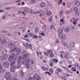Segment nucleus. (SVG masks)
Instances as JSON below:
<instances>
[{
    "label": "nucleus",
    "instance_id": "48",
    "mask_svg": "<svg viewBox=\"0 0 80 80\" xmlns=\"http://www.w3.org/2000/svg\"><path fill=\"white\" fill-rule=\"evenodd\" d=\"M24 20H28V18L27 17H25L23 18Z\"/></svg>",
    "mask_w": 80,
    "mask_h": 80
},
{
    "label": "nucleus",
    "instance_id": "31",
    "mask_svg": "<svg viewBox=\"0 0 80 80\" xmlns=\"http://www.w3.org/2000/svg\"><path fill=\"white\" fill-rule=\"evenodd\" d=\"M28 54H26L25 55H23V57H24L25 58H27L28 57Z\"/></svg>",
    "mask_w": 80,
    "mask_h": 80
},
{
    "label": "nucleus",
    "instance_id": "30",
    "mask_svg": "<svg viewBox=\"0 0 80 80\" xmlns=\"http://www.w3.org/2000/svg\"><path fill=\"white\" fill-rule=\"evenodd\" d=\"M47 53L49 54L50 53H52V50H48L47 51Z\"/></svg>",
    "mask_w": 80,
    "mask_h": 80
},
{
    "label": "nucleus",
    "instance_id": "40",
    "mask_svg": "<svg viewBox=\"0 0 80 80\" xmlns=\"http://www.w3.org/2000/svg\"><path fill=\"white\" fill-rule=\"evenodd\" d=\"M68 52H67L65 55L64 56V58H67V56H68Z\"/></svg>",
    "mask_w": 80,
    "mask_h": 80
},
{
    "label": "nucleus",
    "instance_id": "51",
    "mask_svg": "<svg viewBox=\"0 0 80 80\" xmlns=\"http://www.w3.org/2000/svg\"><path fill=\"white\" fill-rule=\"evenodd\" d=\"M36 0H32L31 2L32 3H34L35 2V1Z\"/></svg>",
    "mask_w": 80,
    "mask_h": 80
},
{
    "label": "nucleus",
    "instance_id": "6",
    "mask_svg": "<svg viewBox=\"0 0 80 80\" xmlns=\"http://www.w3.org/2000/svg\"><path fill=\"white\" fill-rule=\"evenodd\" d=\"M16 67V66L13 65L11 68L10 69V70L11 72H15V68Z\"/></svg>",
    "mask_w": 80,
    "mask_h": 80
},
{
    "label": "nucleus",
    "instance_id": "26",
    "mask_svg": "<svg viewBox=\"0 0 80 80\" xmlns=\"http://www.w3.org/2000/svg\"><path fill=\"white\" fill-rule=\"evenodd\" d=\"M62 44L64 46H66V45H67V43L66 42L64 41H63L62 42Z\"/></svg>",
    "mask_w": 80,
    "mask_h": 80
},
{
    "label": "nucleus",
    "instance_id": "28",
    "mask_svg": "<svg viewBox=\"0 0 80 80\" xmlns=\"http://www.w3.org/2000/svg\"><path fill=\"white\" fill-rule=\"evenodd\" d=\"M35 32H36V33H37L38 32V28H35Z\"/></svg>",
    "mask_w": 80,
    "mask_h": 80
},
{
    "label": "nucleus",
    "instance_id": "41",
    "mask_svg": "<svg viewBox=\"0 0 80 80\" xmlns=\"http://www.w3.org/2000/svg\"><path fill=\"white\" fill-rule=\"evenodd\" d=\"M26 52V51H24V50L22 52V54H23V55H24V54H25Z\"/></svg>",
    "mask_w": 80,
    "mask_h": 80
},
{
    "label": "nucleus",
    "instance_id": "33",
    "mask_svg": "<svg viewBox=\"0 0 80 80\" xmlns=\"http://www.w3.org/2000/svg\"><path fill=\"white\" fill-rule=\"evenodd\" d=\"M32 45L31 44H28V48L29 47V48L30 49H32Z\"/></svg>",
    "mask_w": 80,
    "mask_h": 80
},
{
    "label": "nucleus",
    "instance_id": "1",
    "mask_svg": "<svg viewBox=\"0 0 80 80\" xmlns=\"http://www.w3.org/2000/svg\"><path fill=\"white\" fill-rule=\"evenodd\" d=\"M58 32L59 33V37L61 39H62L63 40H65L66 39V36L65 34H64L63 32V30L62 29H60L58 30Z\"/></svg>",
    "mask_w": 80,
    "mask_h": 80
},
{
    "label": "nucleus",
    "instance_id": "60",
    "mask_svg": "<svg viewBox=\"0 0 80 80\" xmlns=\"http://www.w3.org/2000/svg\"><path fill=\"white\" fill-rule=\"evenodd\" d=\"M56 43H59V41L58 40V39H57L56 40Z\"/></svg>",
    "mask_w": 80,
    "mask_h": 80
},
{
    "label": "nucleus",
    "instance_id": "16",
    "mask_svg": "<svg viewBox=\"0 0 80 80\" xmlns=\"http://www.w3.org/2000/svg\"><path fill=\"white\" fill-rule=\"evenodd\" d=\"M17 49V48H15L13 49H12L11 50L10 52L11 53H13L14 52H15Z\"/></svg>",
    "mask_w": 80,
    "mask_h": 80
},
{
    "label": "nucleus",
    "instance_id": "21",
    "mask_svg": "<svg viewBox=\"0 0 80 80\" xmlns=\"http://www.w3.org/2000/svg\"><path fill=\"white\" fill-rule=\"evenodd\" d=\"M70 45L71 47H73L75 46V43L73 42H71L70 44Z\"/></svg>",
    "mask_w": 80,
    "mask_h": 80
},
{
    "label": "nucleus",
    "instance_id": "44",
    "mask_svg": "<svg viewBox=\"0 0 80 80\" xmlns=\"http://www.w3.org/2000/svg\"><path fill=\"white\" fill-rule=\"evenodd\" d=\"M43 29H44V30H45V29H46V26H45V25L44 24V25L43 26Z\"/></svg>",
    "mask_w": 80,
    "mask_h": 80
},
{
    "label": "nucleus",
    "instance_id": "18",
    "mask_svg": "<svg viewBox=\"0 0 80 80\" xmlns=\"http://www.w3.org/2000/svg\"><path fill=\"white\" fill-rule=\"evenodd\" d=\"M21 50H20V48H18L17 49V53H18V55H19V54H20V53Z\"/></svg>",
    "mask_w": 80,
    "mask_h": 80
},
{
    "label": "nucleus",
    "instance_id": "61",
    "mask_svg": "<svg viewBox=\"0 0 80 80\" xmlns=\"http://www.w3.org/2000/svg\"><path fill=\"white\" fill-rule=\"evenodd\" d=\"M2 72L3 73H4V72H5V69H3L2 70Z\"/></svg>",
    "mask_w": 80,
    "mask_h": 80
},
{
    "label": "nucleus",
    "instance_id": "22",
    "mask_svg": "<svg viewBox=\"0 0 80 80\" xmlns=\"http://www.w3.org/2000/svg\"><path fill=\"white\" fill-rule=\"evenodd\" d=\"M46 14L47 15H52V12L49 11H48L47 12Z\"/></svg>",
    "mask_w": 80,
    "mask_h": 80
},
{
    "label": "nucleus",
    "instance_id": "57",
    "mask_svg": "<svg viewBox=\"0 0 80 80\" xmlns=\"http://www.w3.org/2000/svg\"><path fill=\"white\" fill-rule=\"evenodd\" d=\"M28 80H32V77H30L28 79Z\"/></svg>",
    "mask_w": 80,
    "mask_h": 80
},
{
    "label": "nucleus",
    "instance_id": "4",
    "mask_svg": "<svg viewBox=\"0 0 80 80\" xmlns=\"http://www.w3.org/2000/svg\"><path fill=\"white\" fill-rule=\"evenodd\" d=\"M11 77V76H10V73L9 72H6L5 75V78H10Z\"/></svg>",
    "mask_w": 80,
    "mask_h": 80
},
{
    "label": "nucleus",
    "instance_id": "58",
    "mask_svg": "<svg viewBox=\"0 0 80 80\" xmlns=\"http://www.w3.org/2000/svg\"><path fill=\"white\" fill-rule=\"evenodd\" d=\"M41 35H42V36H44L45 35V34H44V33L42 32L41 33Z\"/></svg>",
    "mask_w": 80,
    "mask_h": 80
},
{
    "label": "nucleus",
    "instance_id": "42",
    "mask_svg": "<svg viewBox=\"0 0 80 80\" xmlns=\"http://www.w3.org/2000/svg\"><path fill=\"white\" fill-rule=\"evenodd\" d=\"M53 60L55 62H58V60L56 59H53Z\"/></svg>",
    "mask_w": 80,
    "mask_h": 80
},
{
    "label": "nucleus",
    "instance_id": "5",
    "mask_svg": "<svg viewBox=\"0 0 80 80\" xmlns=\"http://www.w3.org/2000/svg\"><path fill=\"white\" fill-rule=\"evenodd\" d=\"M3 65L6 68H8L9 67V62L8 61L4 62L3 63Z\"/></svg>",
    "mask_w": 80,
    "mask_h": 80
},
{
    "label": "nucleus",
    "instance_id": "47",
    "mask_svg": "<svg viewBox=\"0 0 80 80\" xmlns=\"http://www.w3.org/2000/svg\"><path fill=\"white\" fill-rule=\"evenodd\" d=\"M39 16L40 17H43V14L42 13H40L39 15Z\"/></svg>",
    "mask_w": 80,
    "mask_h": 80
},
{
    "label": "nucleus",
    "instance_id": "10",
    "mask_svg": "<svg viewBox=\"0 0 80 80\" xmlns=\"http://www.w3.org/2000/svg\"><path fill=\"white\" fill-rule=\"evenodd\" d=\"M24 72H23V70H21L20 73V77L21 78H23V77H24Z\"/></svg>",
    "mask_w": 80,
    "mask_h": 80
},
{
    "label": "nucleus",
    "instance_id": "32",
    "mask_svg": "<svg viewBox=\"0 0 80 80\" xmlns=\"http://www.w3.org/2000/svg\"><path fill=\"white\" fill-rule=\"evenodd\" d=\"M1 61H4L5 60V58L4 57H2L1 58Z\"/></svg>",
    "mask_w": 80,
    "mask_h": 80
},
{
    "label": "nucleus",
    "instance_id": "55",
    "mask_svg": "<svg viewBox=\"0 0 80 80\" xmlns=\"http://www.w3.org/2000/svg\"><path fill=\"white\" fill-rule=\"evenodd\" d=\"M41 11H37L35 12V13H40Z\"/></svg>",
    "mask_w": 80,
    "mask_h": 80
},
{
    "label": "nucleus",
    "instance_id": "13",
    "mask_svg": "<svg viewBox=\"0 0 80 80\" xmlns=\"http://www.w3.org/2000/svg\"><path fill=\"white\" fill-rule=\"evenodd\" d=\"M75 4L77 6H79L80 4V2L78 1H77L75 2Z\"/></svg>",
    "mask_w": 80,
    "mask_h": 80
},
{
    "label": "nucleus",
    "instance_id": "17",
    "mask_svg": "<svg viewBox=\"0 0 80 80\" xmlns=\"http://www.w3.org/2000/svg\"><path fill=\"white\" fill-rule=\"evenodd\" d=\"M7 42V40L5 39H3L2 43V44H5Z\"/></svg>",
    "mask_w": 80,
    "mask_h": 80
},
{
    "label": "nucleus",
    "instance_id": "20",
    "mask_svg": "<svg viewBox=\"0 0 80 80\" xmlns=\"http://www.w3.org/2000/svg\"><path fill=\"white\" fill-rule=\"evenodd\" d=\"M66 70L68 72V73H72V72L71 71H70L68 68H66Z\"/></svg>",
    "mask_w": 80,
    "mask_h": 80
},
{
    "label": "nucleus",
    "instance_id": "35",
    "mask_svg": "<svg viewBox=\"0 0 80 80\" xmlns=\"http://www.w3.org/2000/svg\"><path fill=\"white\" fill-rule=\"evenodd\" d=\"M57 70H58L59 72H62V70L60 69L57 68Z\"/></svg>",
    "mask_w": 80,
    "mask_h": 80
},
{
    "label": "nucleus",
    "instance_id": "54",
    "mask_svg": "<svg viewBox=\"0 0 80 80\" xmlns=\"http://www.w3.org/2000/svg\"><path fill=\"white\" fill-rule=\"evenodd\" d=\"M73 23L74 24V25H76L77 24V22L74 21L73 22Z\"/></svg>",
    "mask_w": 80,
    "mask_h": 80
},
{
    "label": "nucleus",
    "instance_id": "25",
    "mask_svg": "<svg viewBox=\"0 0 80 80\" xmlns=\"http://www.w3.org/2000/svg\"><path fill=\"white\" fill-rule=\"evenodd\" d=\"M52 17H51L49 19V21L50 22H52Z\"/></svg>",
    "mask_w": 80,
    "mask_h": 80
},
{
    "label": "nucleus",
    "instance_id": "12",
    "mask_svg": "<svg viewBox=\"0 0 80 80\" xmlns=\"http://www.w3.org/2000/svg\"><path fill=\"white\" fill-rule=\"evenodd\" d=\"M70 27H68L65 29L64 30V31L65 32H68L69 31H70Z\"/></svg>",
    "mask_w": 80,
    "mask_h": 80
},
{
    "label": "nucleus",
    "instance_id": "49",
    "mask_svg": "<svg viewBox=\"0 0 80 80\" xmlns=\"http://www.w3.org/2000/svg\"><path fill=\"white\" fill-rule=\"evenodd\" d=\"M2 19H3V20H5V18H6V17L5 16H4L2 17Z\"/></svg>",
    "mask_w": 80,
    "mask_h": 80
},
{
    "label": "nucleus",
    "instance_id": "9",
    "mask_svg": "<svg viewBox=\"0 0 80 80\" xmlns=\"http://www.w3.org/2000/svg\"><path fill=\"white\" fill-rule=\"evenodd\" d=\"M21 65L20 64V62H17V65L16 66V68L18 69L20 68L21 67Z\"/></svg>",
    "mask_w": 80,
    "mask_h": 80
},
{
    "label": "nucleus",
    "instance_id": "19",
    "mask_svg": "<svg viewBox=\"0 0 80 80\" xmlns=\"http://www.w3.org/2000/svg\"><path fill=\"white\" fill-rule=\"evenodd\" d=\"M13 58H12V57H10V56L8 58V60L10 62H11L13 61Z\"/></svg>",
    "mask_w": 80,
    "mask_h": 80
},
{
    "label": "nucleus",
    "instance_id": "3",
    "mask_svg": "<svg viewBox=\"0 0 80 80\" xmlns=\"http://www.w3.org/2000/svg\"><path fill=\"white\" fill-rule=\"evenodd\" d=\"M10 57L13 58H14V60H17L18 59V55H17V54L15 55V53L12 54L10 55Z\"/></svg>",
    "mask_w": 80,
    "mask_h": 80
},
{
    "label": "nucleus",
    "instance_id": "29",
    "mask_svg": "<svg viewBox=\"0 0 80 80\" xmlns=\"http://www.w3.org/2000/svg\"><path fill=\"white\" fill-rule=\"evenodd\" d=\"M73 10L74 12H77L78 10V8L77 7H75L73 8Z\"/></svg>",
    "mask_w": 80,
    "mask_h": 80
},
{
    "label": "nucleus",
    "instance_id": "11",
    "mask_svg": "<svg viewBox=\"0 0 80 80\" xmlns=\"http://www.w3.org/2000/svg\"><path fill=\"white\" fill-rule=\"evenodd\" d=\"M22 56H20L19 58L18 59V62L19 63H20L22 62Z\"/></svg>",
    "mask_w": 80,
    "mask_h": 80
},
{
    "label": "nucleus",
    "instance_id": "23",
    "mask_svg": "<svg viewBox=\"0 0 80 80\" xmlns=\"http://www.w3.org/2000/svg\"><path fill=\"white\" fill-rule=\"evenodd\" d=\"M41 6L42 7H45V6H46L45 4L44 3H41Z\"/></svg>",
    "mask_w": 80,
    "mask_h": 80
},
{
    "label": "nucleus",
    "instance_id": "2",
    "mask_svg": "<svg viewBox=\"0 0 80 80\" xmlns=\"http://www.w3.org/2000/svg\"><path fill=\"white\" fill-rule=\"evenodd\" d=\"M41 78L40 76H38V74H36L32 77V80H40Z\"/></svg>",
    "mask_w": 80,
    "mask_h": 80
},
{
    "label": "nucleus",
    "instance_id": "14",
    "mask_svg": "<svg viewBox=\"0 0 80 80\" xmlns=\"http://www.w3.org/2000/svg\"><path fill=\"white\" fill-rule=\"evenodd\" d=\"M23 46L25 47L26 49H28V43H27L26 44H24Z\"/></svg>",
    "mask_w": 80,
    "mask_h": 80
},
{
    "label": "nucleus",
    "instance_id": "64",
    "mask_svg": "<svg viewBox=\"0 0 80 80\" xmlns=\"http://www.w3.org/2000/svg\"><path fill=\"white\" fill-rule=\"evenodd\" d=\"M30 13H31V14H32L33 13V11L32 10H30Z\"/></svg>",
    "mask_w": 80,
    "mask_h": 80
},
{
    "label": "nucleus",
    "instance_id": "56",
    "mask_svg": "<svg viewBox=\"0 0 80 80\" xmlns=\"http://www.w3.org/2000/svg\"><path fill=\"white\" fill-rule=\"evenodd\" d=\"M37 37H38V36L37 35H34V38H37Z\"/></svg>",
    "mask_w": 80,
    "mask_h": 80
},
{
    "label": "nucleus",
    "instance_id": "43",
    "mask_svg": "<svg viewBox=\"0 0 80 80\" xmlns=\"http://www.w3.org/2000/svg\"><path fill=\"white\" fill-rule=\"evenodd\" d=\"M54 56V55L53 53H51L50 55V57H53Z\"/></svg>",
    "mask_w": 80,
    "mask_h": 80
},
{
    "label": "nucleus",
    "instance_id": "52",
    "mask_svg": "<svg viewBox=\"0 0 80 80\" xmlns=\"http://www.w3.org/2000/svg\"><path fill=\"white\" fill-rule=\"evenodd\" d=\"M25 40L27 41V42H30V40H29V39H28L27 38H25Z\"/></svg>",
    "mask_w": 80,
    "mask_h": 80
},
{
    "label": "nucleus",
    "instance_id": "34",
    "mask_svg": "<svg viewBox=\"0 0 80 80\" xmlns=\"http://www.w3.org/2000/svg\"><path fill=\"white\" fill-rule=\"evenodd\" d=\"M66 12V14H69V13H71V12H70V11H67Z\"/></svg>",
    "mask_w": 80,
    "mask_h": 80
},
{
    "label": "nucleus",
    "instance_id": "27",
    "mask_svg": "<svg viewBox=\"0 0 80 80\" xmlns=\"http://www.w3.org/2000/svg\"><path fill=\"white\" fill-rule=\"evenodd\" d=\"M71 70L72 71V72H75V71H76V69L74 68L73 67H72V69H71Z\"/></svg>",
    "mask_w": 80,
    "mask_h": 80
},
{
    "label": "nucleus",
    "instance_id": "38",
    "mask_svg": "<svg viewBox=\"0 0 80 80\" xmlns=\"http://www.w3.org/2000/svg\"><path fill=\"white\" fill-rule=\"evenodd\" d=\"M63 10H62L60 12V16H62V13H63Z\"/></svg>",
    "mask_w": 80,
    "mask_h": 80
},
{
    "label": "nucleus",
    "instance_id": "36",
    "mask_svg": "<svg viewBox=\"0 0 80 80\" xmlns=\"http://www.w3.org/2000/svg\"><path fill=\"white\" fill-rule=\"evenodd\" d=\"M49 72H50L51 73H53V70L52 69H49Z\"/></svg>",
    "mask_w": 80,
    "mask_h": 80
},
{
    "label": "nucleus",
    "instance_id": "63",
    "mask_svg": "<svg viewBox=\"0 0 80 80\" xmlns=\"http://www.w3.org/2000/svg\"><path fill=\"white\" fill-rule=\"evenodd\" d=\"M4 12V10H0V12Z\"/></svg>",
    "mask_w": 80,
    "mask_h": 80
},
{
    "label": "nucleus",
    "instance_id": "37",
    "mask_svg": "<svg viewBox=\"0 0 80 80\" xmlns=\"http://www.w3.org/2000/svg\"><path fill=\"white\" fill-rule=\"evenodd\" d=\"M28 35L30 36L31 37H33V33H30L28 34Z\"/></svg>",
    "mask_w": 80,
    "mask_h": 80
},
{
    "label": "nucleus",
    "instance_id": "8",
    "mask_svg": "<svg viewBox=\"0 0 80 80\" xmlns=\"http://www.w3.org/2000/svg\"><path fill=\"white\" fill-rule=\"evenodd\" d=\"M24 12L25 13H28V12H29V8H24Z\"/></svg>",
    "mask_w": 80,
    "mask_h": 80
},
{
    "label": "nucleus",
    "instance_id": "53",
    "mask_svg": "<svg viewBox=\"0 0 80 80\" xmlns=\"http://www.w3.org/2000/svg\"><path fill=\"white\" fill-rule=\"evenodd\" d=\"M24 38H28V36L27 35V34H26L24 36Z\"/></svg>",
    "mask_w": 80,
    "mask_h": 80
},
{
    "label": "nucleus",
    "instance_id": "15",
    "mask_svg": "<svg viewBox=\"0 0 80 80\" xmlns=\"http://www.w3.org/2000/svg\"><path fill=\"white\" fill-rule=\"evenodd\" d=\"M26 67L27 69H30L31 67L30 66V63L29 64H26Z\"/></svg>",
    "mask_w": 80,
    "mask_h": 80
},
{
    "label": "nucleus",
    "instance_id": "50",
    "mask_svg": "<svg viewBox=\"0 0 80 80\" xmlns=\"http://www.w3.org/2000/svg\"><path fill=\"white\" fill-rule=\"evenodd\" d=\"M42 68L43 70H45V67L42 66Z\"/></svg>",
    "mask_w": 80,
    "mask_h": 80
},
{
    "label": "nucleus",
    "instance_id": "45",
    "mask_svg": "<svg viewBox=\"0 0 80 80\" xmlns=\"http://www.w3.org/2000/svg\"><path fill=\"white\" fill-rule=\"evenodd\" d=\"M3 67H2V65L0 64V70H2V68Z\"/></svg>",
    "mask_w": 80,
    "mask_h": 80
},
{
    "label": "nucleus",
    "instance_id": "24",
    "mask_svg": "<svg viewBox=\"0 0 80 80\" xmlns=\"http://www.w3.org/2000/svg\"><path fill=\"white\" fill-rule=\"evenodd\" d=\"M16 63L15 61H12L10 63V66H12V65H14L15 64V63Z\"/></svg>",
    "mask_w": 80,
    "mask_h": 80
},
{
    "label": "nucleus",
    "instance_id": "7",
    "mask_svg": "<svg viewBox=\"0 0 80 80\" xmlns=\"http://www.w3.org/2000/svg\"><path fill=\"white\" fill-rule=\"evenodd\" d=\"M25 64H28L30 63V59L28 58H27L25 61Z\"/></svg>",
    "mask_w": 80,
    "mask_h": 80
},
{
    "label": "nucleus",
    "instance_id": "62",
    "mask_svg": "<svg viewBox=\"0 0 80 80\" xmlns=\"http://www.w3.org/2000/svg\"><path fill=\"white\" fill-rule=\"evenodd\" d=\"M60 21L61 22H63V19L62 18L60 20Z\"/></svg>",
    "mask_w": 80,
    "mask_h": 80
},
{
    "label": "nucleus",
    "instance_id": "59",
    "mask_svg": "<svg viewBox=\"0 0 80 80\" xmlns=\"http://www.w3.org/2000/svg\"><path fill=\"white\" fill-rule=\"evenodd\" d=\"M78 20V18L77 19H76L74 21V22H77V20Z\"/></svg>",
    "mask_w": 80,
    "mask_h": 80
},
{
    "label": "nucleus",
    "instance_id": "46",
    "mask_svg": "<svg viewBox=\"0 0 80 80\" xmlns=\"http://www.w3.org/2000/svg\"><path fill=\"white\" fill-rule=\"evenodd\" d=\"M79 12H76L75 14L77 15H79Z\"/></svg>",
    "mask_w": 80,
    "mask_h": 80
},
{
    "label": "nucleus",
    "instance_id": "39",
    "mask_svg": "<svg viewBox=\"0 0 80 80\" xmlns=\"http://www.w3.org/2000/svg\"><path fill=\"white\" fill-rule=\"evenodd\" d=\"M31 63L32 65L33 64H34V60H32L31 61Z\"/></svg>",
    "mask_w": 80,
    "mask_h": 80
}]
</instances>
